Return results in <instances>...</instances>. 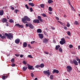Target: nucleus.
<instances>
[{
  "label": "nucleus",
  "mask_w": 80,
  "mask_h": 80,
  "mask_svg": "<svg viewBox=\"0 0 80 80\" xmlns=\"http://www.w3.org/2000/svg\"><path fill=\"white\" fill-rule=\"evenodd\" d=\"M42 42L43 43H45V44L47 43L48 42V40H47V39L45 38H43L42 39Z\"/></svg>",
  "instance_id": "4"
},
{
  "label": "nucleus",
  "mask_w": 80,
  "mask_h": 80,
  "mask_svg": "<svg viewBox=\"0 0 80 80\" xmlns=\"http://www.w3.org/2000/svg\"><path fill=\"white\" fill-rule=\"evenodd\" d=\"M6 22V24H5L6 26H7V27H8V23L7 21Z\"/></svg>",
  "instance_id": "45"
},
{
  "label": "nucleus",
  "mask_w": 80,
  "mask_h": 80,
  "mask_svg": "<svg viewBox=\"0 0 80 80\" xmlns=\"http://www.w3.org/2000/svg\"><path fill=\"white\" fill-rule=\"evenodd\" d=\"M43 33L44 35H46V36H47L48 37V35L47 34V32L44 31Z\"/></svg>",
  "instance_id": "29"
},
{
  "label": "nucleus",
  "mask_w": 80,
  "mask_h": 80,
  "mask_svg": "<svg viewBox=\"0 0 80 80\" xmlns=\"http://www.w3.org/2000/svg\"><path fill=\"white\" fill-rule=\"evenodd\" d=\"M11 61L12 63H13V62H14V61H15V59L14 58H12V59H11Z\"/></svg>",
  "instance_id": "38"
},
{
  "label": "nucleus",
  "mask_w": 80,
  "mask_h": 80,
  "mask_svg": "<svg viewBox=\"0 0 80 80\" xmlns=\"http://www.w3.org/2000/svg\"><path fill=\"white\" fill-rule=\"evenodd\" d=\"M44 53H45L46 54H49V53H48V52H44Z\"/></svg>",
  "instance_id": "56"
},
{
  "label": "nucleus",
  "mask_w": 80,
  "mask_h": 80,
  "mask_svg": "<svg viewBox=\"0 0 80 80\" xmlns=\"http://www.w3.org/2000/svg\"><path fill=\"white\" fill-rule=\"evenodd\" d=\"M11 10H14L15 8L14 7H12L11 8Z\"/></svg>",
  "instance_id": "57"
},
{
  "label": "nucleus",
  "mask_w": 80,
  "mask_h": 80,
  "mask_svg": "<svg viewBox=\"0 0 80 80\" xmlns=\"http://www.w3.org/2000/svg\"><path fill=\"white\" fill-rule=\"evenodd\" d=\"M9 22L11 23H13V19H10Z\"/></svg>",
  "instance_id": "41"
},
{
  "label": "nucleus",
  "mask_w": 80,
  "mask_h": 80,
  "mask_svg": "<svg viewBox=\"0 0 80 80\" xmlns=\"http://www.w3.org/2000/svg\"><path fill=\"white\" fill-rule=\"evenodd\" d=\"M4 12L3 10H1L0 11V15H3Z\"/></svg>",
  "instance_id": "21"
},
{
  "label": "nucleus",
  "mask_w": 80,
  "mask_h": 80,
  "mask_svg": "<svg viewBox=\"0 0 80 80\" xmlns=\"http://www.w3.org/2000/svg\"><path fill=\"white\" fill-rule=\"evenodd\" d=\"M35 68H40V65H37L35 66Z\"/></svg>",
  "instance_id": "40"
},
{
  "label": "nucleus",
  "mask_w": 80,
  "mask_h": 80,
  "mask_svg": "<svg viewBox=\"0 0 80 80\" xmlns=\"http://www.w3.org/2000/svg\"><path fill=\"white\" fill-rule=\"evenodd\" d=\"M20 40L19 38H17L15 40V43H17V44H18L19 43H20Z\"/></svg>",
  "instance_id": "10"
},
{
  "label": "nucleus",
  "mask_w": 80,
  "mask_h": 80,
  "mask_svg": "<svg viewBox=\"0 0 80 80\" xmlns=\"http://www.w3.org/2000/svg\"><path fill=\"white\" fill-rule=\"evenodd\" d=\"M59 43H60V44H61V45H63V44H64V43H65L64 42L62 41H60L59 42Z\"/></svg>",
  "instance_id": "32"
},
{
  "label": "nucleus",
  "mask_w": 80,
  "mask_h": 80,
  "mask_svg": "<svg viewBox=\"0 0 80 80\" xmlns=\"http://www.w3.org/2000/svg\"><path fill=\"white\" fill-rule=\"evenodd\" d=\"M9 75H7L6 76H3L2 77V79H3V80H5L6 78H8V77Z\"/></svg>",
  "instance_id": "15"
},
{
  "label": "nucleus",
  "mask_w": 80,
  "mask_h": 80,
  "mask_svg": "<svg viewBox=\"0 0 80 80\" xmlns=\"http://www.w3.org/2000/svg\"><path fill=\"white\" fill-rule=\"evenodd\" d=\"M26 8H27V9H29V8H28V5H27V4H26L25 5Z\"/></svg>",
  "instance_id": "48"
},
{
  "label": "nucleus",
  "mask_w": 80,
  "mask_h": 80,
  "mask_svg": "<svg viewBox=\"0 0 80 80\" xmlns=\"http://www.w3.org/2000/svg\"><path fill=\"white\" fill-rule=\"evenodd\" d=\"M28 57L29 58H33V57L31 55H28Z\"/></svg>",
  "instance_id": "34"
},
{
  "label": "nucleus",
  "mask_w": 80,
  "mask_h": 80,
  "mask_svg": "<svg viewBox=\"0 0 80 80\" xmlns=\"http://www.w3.org/2000/svg\"><path fill=\"white\" fill-rule=\"evenodd\" d=\"M30 11L31 12H33V8H30Z\"/></svg>",
  "instance_id": "47"
},
{
  "label": "nucleus",
  "mask_w": 80,
  "mask_h": 80,
  "mask_svg": "<svg viewBox=\"0 0 80 80\" xmlns=\"http://www.w3.org/2000/svg\"><path fill=\"white\" fill-rule=\"evenodd\" d=\"M64 28L65 29V30H67V27L66 26L64 27Z\"/></svg>",
  "instance_id": "60"
},
{
  "label": "nucleus",
  "mask_w": 80,
  "mask_h": 80,
  "mask_svg": "<svg viewBox=\"0 0 80 80\" xmlns=\"http://www.w3.org/2000/svg\"><path fill=\"white\" fill-rule=\"evenodd\" d=\"M19 12L18 9H15L14 11V13H17V12Z\"/></svg>",
  "instance_id": "35"
},
{
  "label": "nucleus",
  "mask_w": 80,
  "mask_h": 80,
  "mask_svg": "<svg viewBox=\"0 0 80 80\" xmlns=\"http://www.w3.org/2000/svg\"><path fill=\"white\" fill-rule=\"evenodd\" d=\"M28 27L30 28H31V29H33V28H34V26L31 23L28 24Z\"/></svg>",
  "instance_id": "9"
},
{
  "label": "nucleus",
  "mask_w": 80,
  "mask_h": 80,
  "mask_svg": "<svg viewBox=\"0 0 80 80\" xmlns=\"http://www.w3.org/2000/svg\"><path fill=\"white\" fill-rule=\"evenodd\" d=\"M37 33H42V29H38L37 30Z\"/></svg>",
  "instance_id": "19"
},
{
  "label": "nucleus",
  "mask_w": 80,
  "mask_h": 80,
  "mask_svg": "<svg viewBox=\"0 0 80 80\" xmlns=\"http://www.w3.org/2000/svg\"><path fill=\"white\" fill-rule=\"evenodd\" d=\"M80 60V59H79V58H78V57H77V61H79V60Z\"/></svg>",
  "instance_id": "59"
},
{
  "label": "nucleus",
  "mask_w": 80,
  "mask_h": 80,
  "mask_svg": "<svg viewBox=\"0 0 80 80\" xmlns=\"http://www.w3.org/2000/svg\"><path fill=\"white\" fill-rule=\"evenodd\" d=\"M4 35L7 37V38L9 39L10 40H12L11 38H13V35L10 33H9L8 34L5 33H4Z\"/></svg>",
  "instance_id": "1"
},
{
  "label": "nucleus",
  "mask_w": 80,
  "mask_h": 80,
  "mask_svg": "<svg viewBox=\"0 0 80 80\" xmlns=\"http://www.w3.org/2000/svg\"><path fill=\"white\" fill-rule=\"evenodd\" d=\"M41 15L42 17H47V15H46L45 13L43 14H41Z\"/></svg>",
  "instance_id": "27"
},
{
  "label": "nucleus",
  "mask_w": 80,
  "mask_h": 80,
  "mask_svg": "<svg viewBox=\"0 0 80 80\" xmlns=\"http://www.w3.org/2000/svg\"><path fill=\"white\" fill-rule=\"evenodd\" d=\"M58 50L59 51V52H62L63 50L62 48H60L58 49Z\"/></svg>",
  "instance_id": "30"
},
{
  "label": "nucleus",
  "mask_w": 80,
  "mask_h": 80,
  "mask_svg": "<svg viewBox=\"0 0 80 80\" xmlns=\"http://www.w3.org/2000/svg\"><path fill=\"white\" fill-rule=\"evenodd\" d=\"M37 18L38 19V20H39L41 22H43V21L42 19L41 16H38L37 17Z\"/></svg>",
  "instance_id": "7"
},
{
  "label": "nucleus",
  "mask_w": 80,
  "mask_h": 80,
  "mask_svg": "<svg viewBox=\"0 0 80 80\" xmlns=\"http://www.w3.org/2000/svg\"><path fill=\"white\" fill-rule=\"evenodd\" d=\"M28 5L30 6H31V7H33L34 6H35V4H34L33 3L29 2L28 3Z\"/></svg>",
  "instance_id": "22"
},
{
  "label": "nucleus",
  "mask_w": 80,
  "mask_h": 80,
  "mask_svg": "<svg viewBox=\"0 0 80 80\" xmlns=\"http://www.w3.org/2000/svg\"><path fill=\"white\" fill-rule=\"evenodd\" d=\"M66 68L67 72L69 73H70V71L72 70V68L70 66H67Z\"/></svg>",
  "instance_id": "2"
},
{
  "label": "nucleus",
  "mask_w": 80,
  "mask_h": 80,
  "mask_svg": "<svg viewBox=\"0 0 80 80\" xmlns=\"http://www.w3.org/2000/svg\"><path fill=\"white\" fill-rule=\"evenodd\" d=\"M52 73H59V71L56 69H54L53 71L52 72Z\"/></svg>",
  "instance_id": "11"
},
{
  "label": "nucleus",
  "mask_w": 80,
  "mask_h": 80,
  "mask_svg": "<svg viewBox=\"0 0 80 80\" xmlns=\"http://www.w3.org/2000/svg\"><path fill=\"white\" fill-rule=\"evenodd\" d=\"M31 75L32 77H34V75L33 74V73L32 72L31 73Z\"/></svg>",
  "instance_id": "50"
},
{
  "label": "nucleus",
  "mask_w": 80,
  "mask_h": 80,
  "mask_svg": "<svg viewBox=\"0 0 80 80\" xmlns=\"http://www.w3.org/2000/svg\"><path fill=\"white\" fill-rule=\"evenodd\" d=\"M40 6H41V8H44V6H45L44 5V4H41L40 5Z\"/></svg>",
  "instance_id": "39"
},
{
  "label": "nucleus",
  "mask_w": 80,
  "mask_h": 80,
  "mask_svg": "<svg viewBox=\"0 0 80 80\" xmlns=\"http://www.w3.org/2000/svg\"><path fill=\"white\" fill-rule=\"evenodd\" d=\"M22 63L24 65H26V64H27V62L24 61H23Z\"/></svg>",
  "instance_id": "46"
},
{
  "label": "nucleus",
  "mask_w": 80,
  "mask_h": 80,
  "mask_svg": "<svg viewBox=\"0 0 80 80\" xmlns=\"http://www.w3.org/2000/svg\"><path fill=\"white\" fill-rule=\"evenodd\" d=\"M15 26H16V27H18L19 28H23V26L22 25H20L19 24H16Z\"/></svg>",
  "instance_id": "6"
},
{
  "label": "nucleus",
  "mask_w": 80,
  "mask_h": 80,
  "mask_svg": "<svg viewBox=\"0 0 80 80\" xmlns=\"http://www.w3.org/2000/svg\"><path fill=\"white\" fill-rule=\"evenodd\" d=\"M23 54H21L20 57H21V58H22V57H23Z\"/></svg>",
  "instance_id": "55"
},
{
  "label": "nucleus",
  "mask_w": 80,
  "mask_h": 80,
  "mask_svg": "<svg viewBox=\"0 0 80 80\" xmlns=\"http://www.w3.org/2000/svg\"><path fill=\"white\" fill-rule=\"evenodd\" d=\"M28 46L29 48H32V46L30 45V44H28Z\"/></svg>",
  "instance_id": "42"
},
{
  "label": "nucleus",
  "mask_w": 80,
  "mask_h": 80,
  "mask_svg": "<svg viewBox=\"0 0 80 80\" xmlns=\"http://www.w3.org/2000/svg\"><path fill=\"white\" fill-rule=\"evenodd\" d=\"M39 38L41 39H42L43 38V35L42 34L39 33L38 34Z\"/></svg>",
  "instance_id": "12"
},
{
  "label": "nucleus",
  "mask_w": 80,
  "mask_h": 80,
  "mask_svg": "<svg viewBox=\"0 0 80 80\" xmlns=\"http://www.w3.org/2000/svg\"><path fill=\"white\" fill-rule=\"evenodd\" d=\"M15 55L16 56V57H19V54H15Z\"/></svg>",
  "instance_id": "51"
},
{
  "label": "nucleus",
  "mask_w": 80,
  "mask_h": 80,
  "mask_svg": "<svg viewBox=\"0 0 80 80\" xmlns=\"http://www.w3.org/2000/svg\"><path fill=\"white\" fill-rule=\"evenodd\" d=\"M73 45H72V44H70L69 45V47L70 48H72V47H73Z\"/></svg>",
  "instance_id": "44"
},
{
  "label": "nucleus",
  "mask_w": 80,
  "mask_h": 80,
  "mask_svg": "<svg viewBox=\"0 0 80 80\" xmlns=\"http://www.w3.org/2000/svg\"><path fill=\"white\" fill-rule=\"evenodd\" d=\"M39 66H40V67L41 68H43L45 65H44V64H43V63H41L40 64Z\"/></svg>",
  "instance_id": "25"
},
{
  "label": "nucleus",
  "mask_w": 80,
  "mask_h": 80,
  "mask_svg": "<svg viewBox=\"0 0 80 80\" xmlns=\"http://www.w3.org/2000/svg\"><path fill=\"white\" fill-rule=\"evenodd\" d=\"M32 66H31L30 65H28V69L29 70H34V68H33Z\"/></svg>",
  "instance_id": "5"
},
{
  "label": "nucleus",
  "mask_w": 80,
  "mask_h": 80,
  "mask_svg": "<svg viewBox=\"0 0 80 80\" xmlns=\"http://www.w3.org/2000/svg\"><path fill=\"white\" fill-rule=\"evenodd\" d=\"M72 54H75V52H72Z\"/></svg>",
  "instance_id": "64"
},
{
  "label": "nucleus",
  "mask_w": 80,
  "mask_h": 80,
  "mask_svg": "<svg viewBox=\"0 0 80 80\" xmlns=\"http://www.w3.org/2000/svg\"><path fill=\"white\" fill-rule=\"evenodd\" d=\"M66 26L68 27H70V23H69V22H67Z\"/></svg>",
  "instance_id": "37"
},
{
  "label": "nucleus",
  "mask_w": 80,
  "mask_h": 80,
  "mask_svg": "<svg viewBox=\"0 0 80 80\" xmlns=\"http://www.w3.org/2000/svg\"><path fill=\"white\" fill-rule=\"evenodd\" d=\"M60 47V46L59 45H56L55 47V49L56 50H58V48Z\"/></svg>",
  "instance_id": "20"
},
{
  "label": "nucleus",
  "mask_w": 80,
  "mask_h": 80,
  "mask_svg": "<svg viewBox=\"0 0 80 80\" xmlns=\"http://www.w3.org/2000/svg\"><path fill=\"white\" fill-rule=\"evenodd\" d=\"M33 22L34 23H40V21L38 19H35L33 20Z\"/></svg>",
  "instance_id": "8"
},
{
  "label": "nucleus",
  "mask_w": 80,
  "mask_h": 80,
  "mask_svg": "<svg viewBox=\"0 0 80 80\" xmlns=\"http://www.w3.org/2000/svg\"><path fill=\"white\" fill-rule=\"evenodd\" d=\"M26 26L27 27H28V24H26Z\"/></svg>",
  "instance_id": "62"
},
{
  "label": "nucleus",
  "mask_w": 80,
  "mask_h": 80,
  "mask_svg": "<svg viewBox=\"0 0 80 80\" xmlns=\"http://www.w3.org/2000/svg\"><path fill=\"white\" fill-rule=\"evenodd\" d=\"M43 73L44 75H47V74L48 76H50V74H51L50 72V70H48L47 71H43Z\"/></svg>",
  "instance_id": "3"
},
{
  "label": "nucleus",
  "mask_w": 80,
  "mask_h": 80,
  "mask_svg": "<svg viewBox=\"0 0 80 80\" xmlns=\"http://www.w3.org/2000/svg\"><path fill=\"white\" fill-rule=\"evenodd\" d=\"M53 76L52 75H51L50 77V79H53Z\"/></svg>",
  "instance_id": "36"
},
{
  "label": "nucleus",
  "mask_w": 80,
  "mask_h": 80,
  "mask_svg": "<svg viewBox=\"0 0 80 80\" xmlns=\"http://www.w3.org/2000/svg\"><path fill=\"white\" fill-rule=\"evenodd\" d=\"M74 24H75V25H79V23H78V22H77V21H75L74 22Z\"/></svg>",
  "instance_id": "28"
},
{
  "label": "nucleus",
  "mask_w": 80,
  "mask_h": 80,
  "mask_svg": "<svg viewBox=\"0 0 80 80\" xmlns=\"http://www.w3.org/2000/svg\"><path fill=\"white\" fill-rule=\"evenodd\" d=\"M73 61H74V63L75 65H78V62H77L76 60L73 59Z\"/></svg>",
  "instance_id": "18"
},
{
  "label": "nucleus",
  "mask_w": 80,
  "mask_h": 80,
  "mask_svg": "<svg viewBox=\"0 0 80 80\" xmlns=\"http://www.w3.org/2000/svg\"><path fill=\"white\" fill-rule=\"evenodd\" d=\"M27 66H24L22 68V70L24 72H25V71H26L27 70Z\"/></svg>",
  "instance_id": "17"
},
{
  "label": "nucleus",
  "mask_w": 80,
  "mask_h": 80,
  "mask_svg": "<svg viewBox=\"0 0 80 80\" xmlns=\"http://www.w3.org/2000/svg\"><path fill=\"white\" fill-rule=\"evenodd\" d=\"M58 23H60V24H61V25H62V24H63V23H62V22L59 21H58Z\"/></svg>",
  "instance_id": "52"
},
{
  "label": "nucleus",
  "mask_w": 80,
  "mask_h": 80,
  "mask_svg": "<svg viewBox=\"0 0 80 80\" xmlns=\"http://www.w3.org/2000/svg\"><path fill=\"white\" fill-rule=\"evenodd\" d=\"M53 1L52 0H48V3L50 4V3H53Z\"/></svg>",
  "instance_id": "26"
},
{
  "label": "nucleus",
  "mask_w": 80,
  "mask_h": 80,
  "mask_svg": "<svg viewBox=\"0 0 80 80\" xmlns=\"http://www.w3.org/2000/svg\"><path fill=\"white\" fill-rule=\"evenodd\" d=\"M25 19H26V20L27 21H28V22H30V19L27 16H25L24 17Z\"/></svg>",
  "instance_id": "14"
},
{
  "label": "nucleus",
  "mask_w": 80,
  "mask_h": 80,
  "mask_svg": "<svg viewBox=\"0 0 80 80\" xmlns=\"http://www.w3.org/2000/svg\"><path fill=\"white\" fill-rule=\"evenodd\" d=\"M71 63H74V61H72V60H71Z\"/></svg>",
  "instance_id": "61"
},
{
  "label": "nucleus",
  "mask_w": 80,
  "mask_h": 80,
  "mask_svg": "<svg viewBox=\"0 0 80 80\" xmlns=\"http://www.w3.org/2000/svg\"><path fill=\"white\" fill-rule=\"evenodd\" d=\"M0 37L2 39V40H3V39H6V37H5V36L4 35L2 36H2H1Z\"/></svg>",
  "instance_id": "23"
},
{
  "label": "nucleus",
  "mask_w": 80,
  "mask_h": 80,
  "mask_svg": "<svg viewBox=\"0 0 80 80\" xmlns=\"http://www.w3.org/2000/svg\"><path fill=\"white\" fill-rule=\"evenodd\" d=\"M55 18L56 19H57V20H59V18H58V17L56 16Z\"/></svg>",
  "instance_id": "53"
},
{
  "label": "nucleus",
  "mask_w": 80,
  "mask_h": 80,
  "mask_svg": "<svg viewBox=\"0 0 80 80\" xmlns=\"http://www.w3.org/2000/svg\"><path fill=\"white\" fill-rule=\"evenodd\" d=\"M11 65L12 67H15V63H12Z\"/></svg>",
  "instance_id": "43"
},
{
  "label": "nucleus",
  "mask_w": 80,
  "mask_h": 80,
  "mask_svg": "<svg viewBox=\"0 0 80 80\" xmlns=\"http://www.w3.org/2000/svg\"><path fill=\"white\" fill-rule=\"evenodd\" d=\"M68 0V3L69 5H71V4H70V0Z\"/></svg>",
  "instance_id": "58"
},
{
  "label": "nucleus",
  "mask_w": 80,
  "mask_h": 80,
  "mask_svg": "<svg viewBox=\"0 0 80 80\" xmlns=\"http://www.w3.org/2000/svg\"><path fill=\"white\" fill-rule=\"evenodd\" d=\"M35 41H33L31 42V44H33V43H35Z\"/></svg>",
  "instance_id": "54"
},
{
  "label": "nucleus",
  "mask_w": 80,
  "mask_h": 80,
  "mask_svg": "<svg viewBox=\"0 0 80 80\" xmlns=\"http://www.w3.org/2000/svg\"><path fill=\"white\" fill-rule=\"evenodd\" d=\"M22 22L23 23H27L25 18V17L24 18L22 19Z\"/></svg>",
  "instance_id": "13"
},
{
  "label": "nucleus",
  "mask_w": 80,
  "mask_h": 80,
  "mask_svg": "<svg viewBox=\"0 0 80 80\" xmlns=\"http://www.w3.org/2000/svg\"><path fill=\"white\" fill-rule=\"evenodd\" d=\"M48 10L49 11H50V12H52V8L51 7H49L48 8Z\"/></svg>",
  "instance_id": "33"
},
{
  "label": "nucleus",
  "mask_w": 80,
  "mask_h": 80,
  "mask_svg": "<svg viewBox=\"0 0 80 80\" xmlns=\"http://www.w3.org/2000/svg\"><path fill=\"white\" fill-rule=\"evenodd\" d=\"M23 47H27V43L24 42L23 44Z\"/></svg>",
  "instance_id": "16"
},
{
  "label": "nucleus",
  "mask_w": 80,
  "mask_h": 80,
  "mask_svg": "<svg viewBox=\"0 0 80 80\" xmlns=\"http://www.w3.org/2000/svg\"><path fill=\"white\" fill-rule=\"evenodd\" d=\"M52 30H55V28L52 27Z\"/></svg>",
  "instance_id": "63"
},
{
  "label": "nucleus",
  "mask_w": 80,
  "mask_h": 80,
  "mask_svg": "<svg viewBox=\"0 0 80 80\" xmlns=\"http://www.w3.org/2000/svg\"><path fill=\"white\" fill-rule=\"evenodd\" d=\"M2 21V23H5L7 21V19L5 18H3Z\"/></svg>",
  "instance_id": "24"
},
{
  "label": "nucleus",
  "mask_w": 80,
  "mask_h": 80,
  "mask_svg": "<svg viewBox=\"0 0 80 80\" xmlns=\"http://www.w3.org/2000/svg\"><path fill=\"white\" fill-rule=\"evenodd\" d=\"M67 34L68 35H70V34H71V33H70V31H68Z\"/></svg>",
  "instance_id": "49"
},
{
  "label": "nucleus",
  "mask_w": 80,
  "mask_h": 80,
  "mask_svg": "<svg viewBox=\"0 0 80 80\" xmlns=\"http://www.w3.org/2000/svg\"><path fill=\"white\" fill-rule=\"evenodd\" d=\"M61 41L62 42H64V43H65L66 41H65V38H61Z\"/></svg>",
  "instance_id": "31"
}]
</instances>
